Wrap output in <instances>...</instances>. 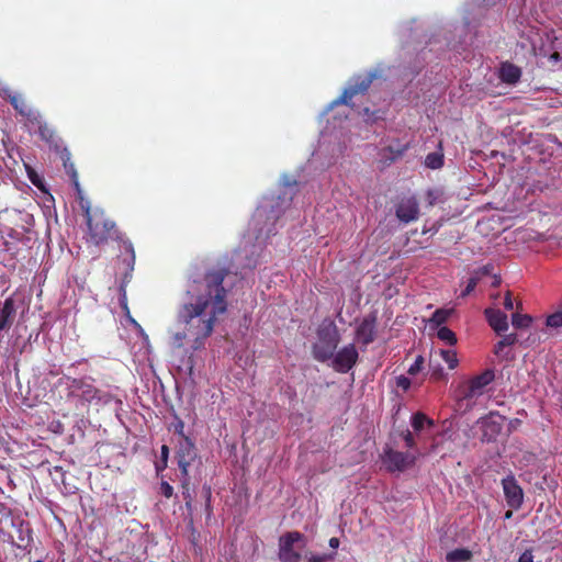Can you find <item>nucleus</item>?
<instances>
[{
    "label": "nucleus",
    "instance_id": "nucleus-1",
    "mask_svg": "<svg viewBox=\"0 0 562 562\" xmlns=\"http://www.w3.org/2000/svg\"><path fill=\"white\" fill-rule=\"evenodd\" d=\"M225 274L221 270L205 274L204 283L196 288L202 291L195 302L183 304L177 316L181 330L175 333L173 346L181 348L184 341L192 342L191 348L199 350L211 336L218 314L226 311V291L223 286Z\"/></svg>",
    "mask_w": 562,
    "mask_h": 562
},
{
    "label": "nucleus",
    "instance_id": "nucleus-2",
    "mask_svg": "<svg viewBox=\"0 0 562 562\" xmlns=\"http://www.w3.org/2000/svg\"><path fill=\"white\" fill-rule=\"evenodd\" d=\"M79 204L86 217L89 240L99 246L112 239L117 241L122 247L117 256V262L122 265L124 282L128 281L134 271L136 260L132 241L124 237V234L117 228L115 222L108 217L103 210H92L90 202L82 198Z\"/></svg>",
    "mask_w": 562,
    "mask_h": 562
},
{
    "label": "nucleus",
    "instance_id": "nucleus-3",
    "mask_svg": "<svg viewBox=\"0 0 562 562\" xmlns=\"http://www.w3.org/2000/svg\"><path fill=\"white\" fill-rule=\"evenodd\" d=\"M317 339L313 346V357L321 362L331 359L340 340L335 323L323 324L317 330Z\"/></svg>",
    "mask_w": 562,
    "mask_h": 562
},
{
    "label": "nucleus",
    "instance_id": "nucleus-4",
    "mask_svg": "<svg viewBox=\"0 0 562 562\" xmlns=\"http://www.w3.org/2000/svg\"><path fill=\"white\" fill-rule=\"evenodd\" d=\"M68 397L76 398L81 405H88L93 400H100V391L87 379H67Z\"/></svg>",
    "mask_w": 562,
    "mask_h": 562
},
{
    "label": "nucleus",
    "instance_id": "nucleus-5",
    "mask_svg": "<svg viewBox=\"0 0 562 562\" xmlns=\"http://www.w3.org/2000/svg\"><path fill=\"white\" fill-rule=\"evenodd\" d=\"M375 78V74L370 72L367 75H359L353 77L350 85L344 90V92L333 101V105L345 104L348 106H353L351 100L357 94H364L369 88L371 87L373 80Z\"/></svg>",
    "mask_w": 562,
    "mask_h": 562
},
{
    "label": "nucleus",
    "instance_id": "nucleus-6",
    "mask_svg": "<svg viewBox=\"0 0 562 562\" xmlns=\"http://www.w3.org/2000/svg\"><path fill=\"white\" fill-rule=\"evenodd\" d=\"M304 536L299 531H289L280 537L279 559L281 562H300L301 554L294 550V544L302 541Z\"/></svg>",
    "mask_w": 562,
    "mask_h": 562
},
{
    "label": "nucleus",
    "instance_id": "nucleus-7",
    "mask_svg": "<svg viewBox=\"0 0 562 562\" xmlns=\"http://www.w3.org/2000/svg\"><path fill=\"white\" fill-rule=\"evenodd\" d=\"M383 463L390 472H402L415 464L416 456L407 452H401L391 448L384 451Z\"/></svg>",
    "mask_w": 562,
    "mask_h": 562
},
{
    "label": "nucleus",
    "instance_id": "nucleus-8",
    "mask_svg": "<svg viewBox=\"0 0 562 562\" xmlns=\"http://www.w3.org/2000/svg\"><path fill=\"white\" fill-rule=\"evenodd\" d=\"M358 350L353 344L344 346L333 358V368L336 372L347 373L357 363Z\"/></svg>",
    "mask_w": 562,
    "mask_h": 562
},
{
    "label": "nucleus",
    "instance_id": "nucleus-9",
    "mask_svg": "<svg viewBox=\"0 0 562 562\" xmlns=\"http://www.w3.org/2000/svg\"><path fill=\"white\" fill-rule=\"evenodd\" d=\"M502 486L506 503L513 509H519L524 502V492L514 475H507L502 480Z\"/></svg>",
    "mask_w": 562,
    "mask_h": 562
},
{
    "label": "nucleus",
    "instance_id": "nucleus-10",
    "mask_svg": "<svg viewBox=\"0 0 562 562\" xmlns=\"http://www.w3.org/2000/svg\"><path fill=\"white\" fill-rule=\"evenodd\" d=\"M196 458V451L194 443L188 438L183 437V439L179 443V448L177 451L178 467L181 471V474L187 477L189 473V467Z\"/></svg>",
    "mask_w": 562,
    "mask_h": 562
},
{
    "label": "nucleus",
    "instance_id": "nucleus-11",
    "mask_svg": "<svg viewBox=\"0 0 562 562\" xmlns=\"http://www.w3.org/2000/svg\"><path fill=\"white\" fill-rule=\"evenodd\" d=\"M376 337V316L370 314L366 316L356 329V340L367 347L374 341Z\"/></svg>",
    "mask_w": 562,
    "mask_h": 562
},
{
    "label": "nucleus",
    "instance_id": "nucleus-12",
    "mask_svg": "<svg viewBox=\"0 0 562 562\" xmlns=\"http://www.w3.org/2000/svg\"><path fill=\"white\" fill-rule=\"evenodd\" d=\"M505 417L498 413H490L488 416L481 419L482 438L485 441H494L503 429Z\"/></svg>",
    "mask_w": 562,
    "mask_h": 562
},
{
    "label": "nucleus",
    "instance_id": "nucleus-13",
    "mask_svg": "<svg viewBox=\"0 0 562 562\" xmlns=\"http://www.w3.org/2000/svg\"><path fill=\"white\" fill-rule=\"evenodd\" d=\"M10 104L21 116L25 119L26 124L32 126L35 123H40L42 114L38 110L32 108L22 95H11Z\"/></svg>",
    "mask_w": 562,
    "mask_h": 562
},
{
    "label": "nucleus",
    "instance_id": "nucleus-14",
    "mask_svg": "<svg viewBox=\"0 0 562 562\" xmlns=\"http://www.w3.org/2000/svg\"><path fill=\"white\" fill-rule=\"evenodd\" d=\"M32 126L37 127L38 135L52 149L59 151L64 146L60 137L57 135L53 126L43 120L41 116L40 123H35Z\"/></svg>",
    "mask_w": 562,
    "mask_h": 562
},
{
    "label": "nucleus",
    "instance_id": "nucleus-15",
    "mask_svg": "<svg viewBox=\"0 0 562 562\" xmlns=\"http://www.w3.org/2000/svg\"><path fill=\"white\" fill-rule=\"evenodd\" d=\"M418 213V203L413 198L402 200L396 207V216L401 222L404 223H409L417 220Z\"/></svg>",
    "mask_w": 562,
    "mask_h": 562
},
{
    "label": "nucleus",
    "instance_id": "nucleus-16",
    "mask_svg": "<svg viewBox=\"0 0 562 562\" xmlns=\"http://www.w3.org/2000/svg\"><path fill=\"white\" fill-rule=\"evenodd\" d=\"M484 315L496 334L501 335L508 329L507 315L501 310L488 307L484 311Z\"/></svg>",
    "mask_w": 562,
    "mask_h": 562
},
{
    "label": "nucleus",
    "instance_id": "nucleus-17",
    "mask_svg": "<svg viewBox=\"0 0 562 562\" xmlns=\"http://www.w3.org/2000/svg\"><path fill=\"white\" fill-rule=\"evenodd\" d=\"M477 397H480V394L467 381L461 383L456 391V400L460 408L471 409Z\"/></svg>",
    "mask_w": 562,
    "mask_h": 562
},
{
    "label": "nucleus",
    "instance_id": "nucleus-18",
    "mask_svg": "<svg viewBox=\"0 0 562 562\" xmlns=\"http://www.w3.org/2000/svg\"><path fill=\"white\" fill-rule=\"evenodd\" d=\"M16 315L15 302L12 296L4 300L0 307V331H8L14 323Z\"/></svg>",
    "mask_w": 562,
    "mask_h": 562
},
{
    "label": "nucleus",
    "instance_id": "nucleus-19",
    "mask_svg": "<svg viewBox=\"0 0 562 562\" xmlns=\"http://www.w3.org/2000/svg\"><path fill=\"white\" fill-rule=\"evenodd\" d=\"M494 371L492 369H485L482 373L471 378L467 382L481 396L484 394L486 386L491 384L494 381Z\"/></svg>",
    "mask_w": 562,
    "mask_h": 562
},
{
    "label": "nucleus",
    "instance_id": "nucleus-20",
    "mask_svg": "<svg viewBox=\"0 0 562 562\" xmlns=\"http://www.w3.org/2000/svg\"><path fill=\"white\" fill-rule=\"evenodd\" d=\"M499 79L507 85H516L521 77V69L513 63L505 61L499 67Z\"/></svg>",
    "mask_w": 562,
    "mask_h": 562
},
{
    "label": "nucleus",
    "instance_id": "nucleus-21",
    "mask_svg": "<svg viewBox=\"0 0 562 562\" xmlns=\"http://www.w3.org/2000/svg\"><path fill=\"white\" fill-rule=\"evenodd\" d=\"M58 153L60 154V159L63 160V165H64L66 172L69 175L77 191L80 193L79 182H78V173L75 168V164L71 161L70 151L66 147H63Z\"/></svg>",
    "mask_w": 562,
    "mask_h": 562
},
{
    "label": "nucleus",
    "instance_id": "nucleus-22",
    "mask_svg": "<svg viewBox=\"0 0 562 562\" xmlns=\"http://www.w3.org/2000/svg\"><path fill=\"white\" fill-rule=\"evenodd\" d=\"M453 313L454 308H437L429 318L430 326L440 328Z\"/></svg>",
    "mask_w": 562,
    "mask_h": 562
},
{
    "label": "nucleus",
    "instance_id": "nucleus-23",
    "mask_svg": "<svg viewBox=\"0 0 562 562\" xmlns=\"http://www.w3.org/2000/svg\"><path fill=\"white\" fill-rule=\"evenodd\" d=\"M518 341V337L516 334H507L502 337V339L494 346V353L497 357L504 356L508 358L507 355H504V349L506 347L513 346Z\"/></svg>",
    "mask_w": 562,
    "mask_h": 562
},
{
    "label": "nucleus",
    "instance_id": "nucleus-24",
    "mask_svg": "<svg viewBox=\"0 0 562 562\" xmlns=\"http://www.w3.org/2000/svg\"><path fill=\"white\" fill-rule=\"evenodd\" d=\"M473 554L465 548L454 549L446 554L447 562H469Z\"/></svg>",
    "mask_w": 562,
    "mask_h": 562
},
{
    "label": "nucleus",
    "instance_id": "nucleus-25",
    "mask_svg": "<svg viewBox=\"0 0 562 562\" xmlns=\"http://www.w3.org/2000/svg\"><path fill=\"white\" fill-rule=\"evenodd\" d=\"M411 424L415 431H422L426 426L434 427V420L422 412H417L412 416Z\"/></svg>",
    "mask_w": 562,
    "mask_h": 562
},
{
    "label": "nucleus",
    "instance_id": "nucleus-26",
    "mask_svg": "<svg viewBox=\"0 0 562 562\" xmlns=\"http://www.w3.org/2000/svg\"><path fill=\"white\" fill-rule=\"evenodd\" d=\"M532 323V317L528 314L514 313L512 315V325L517 329L528 328Z\"/></svg>",
    "mask_w": 562,
    "mask_h": 562
},
{
    "label": "nucleus",
    "instance_id": "nucleus-27",
    "mask_svg": "<svg viewBox=\"0 0 562 562\" xmlns=\"http://www.w3.org/2000/svg\"><path fill=\"white\" fill-rule=\"evenodd\" d=\"M437 337L450 346H454L458 341L456 334L446 326L438 328Z\"/></svg>",
    "mask_w": 562,
    "mask_h": 562
},
{
    "label": "nucleus",
    "instance_id": "nucleus-28",
    "mask_svg": "<svg viewBox=\"0 0 562 562\" xmlns=\"http://www.w3.org/2000/svg\"><path fill=\"white\" fill-rule=\"evenodd\" d=\"M25 171L27 175L29 180L33 186L38 188L40 190H44V180L43 178L36 172V170L31 167L30 165L24 164Z\"/></svg>",
    "mask_w": 562,
    "mask_h": 562
},
{
    "label": "nucleus",
    "instance_id": "nucleus-29",
    "mask_svg": "<svg viewBox=\"0 0 562 562\" xmlns=\"http://www.w3.org/2000/svg\"><path fill=\"white\" fill-rule=\"evenodd\" d=\"M440 356H441L442 360L448 364L449 369L452 370V369L457 368L459 360L457 357V352L454 350L441 349Z\"/></svg>",
    "mask_w": 562,
    "mask_h": 562
},
{
    "label": "nucleus",
    "instance_id": "nucleus-30",
    "mask_svg": "<svg viewBox=\"0 0 562 562\" xmlns=\"http://www.w3.org/2000/svg\"><path fill=\"white\" fill-rule=\"evenodd\" d=\"M425 164L431 169H438L443 165V157L437 153L428 154Z\"/></svg>",
    "mask_w": 562,
    "mask_h": 562
},
{
    "label": "nucleus",
    "instance_id": "nucleus-31",
    "mask_svg": "<svg viewBox=\"0 0 562 562\" xmlns=\"http://www.w3.org/2000/svg\"><path fill=\"white\" fill-rule=\"evenodd\" d=\"M405 147L401 148V149H394L392 146H387L386 148L383 149V153H390L391 156L390 157H386V160L389 164L395 161L397 158H400L404 151H405Z\"/></svg>",
    "mask_w": 562,
    "mask_h": 562
},
{
    "label": "nucleus",
    "instance_id": "nucleus-32",
    "mask_svg": "<svg viewBox=\"0 0 562 562\" xmlns=\"http://www.w3.org/2000/svg\"><path fill=\"white\" fill-rule=\"evenodd\" d=\"M547 325L549 327H561L562 326V312H557L548 316Z\"/></svg>",
    "mask_w": 562,
    "mask_h": 562
},
{
    "label": "nucleus",
    "instance_id": "nucleus-33",
    "mask_svg": "<svg viewBox=\"0 0 562 562\" xmlns=\"http://www.w3.org/2000/svg\"><path fill=\"white\" fill-rule=\"evenodd\" d=\"M423 366H424V358H423V356H418L415 359L414 363L408 368L407 373L411 375H415L422 371Z\"/></svg>",
    "mask_w": 562,
    "mask_h": 562
},
{
    "label": "nucleus",
    "instance_id": "nucleus-34",
    "mask_svg": "<svg viewBox=\"0 0 562 562\" xmlns=\"http://www.w3.org/2000/svg\"><path fill=\"white\" fill-rule=\"evenodd\" d=\"M335 553L311 554L307 562H327L334 558Z\"/></svg>",
    "mask_w": 562,
    "mask_h": 562
},
{
    "label": "nucleus",
    "instance_id": "nucleus-35",
    "mask_svg": "<svg viewBox=\"0 0 562 562\" xmlns=\"http://www.w3.org/2000/svg\"><path fill=\"white\" fill-rule=\"evenodd\" d=\"M477 282H479V278L476 277H472L468 280V284L465 286V289L461 292V296L462 297H465L468 296L472 291H474V289L476 288L477 285Z\"/></svg>",
    "mask_w": 562,
    "mask_h": 562
},
{
    "label": "nucleus",
    "instance_id": "nucleus-36",
    "mask_svg": "<svg viewBox=\"0 0 562 562\" xmlns=\"http://www.w3.org/2000/svg\"><path fill=\"white\" fill-rule=\"evenodd\" d=\"M396 386L407 391L411 387V380L405 375H400L396 378Z\"/></svg>",
    "mask_w": 562,
    "mask_h": 562
},
{
    "label": "nucleus",
    "instance_id": "nucleus-37",
    "mask_svg": "<svg viewBox=\"0 0 562 562\" xmlns=\"http://www.w3.org/2000/svg\"><path fill=\"white\" fill-rule=\"evenodd\" d=\"M402 436L407 448L413 449L416 447L415 439L409 430L404 431Z\"/></svg>",
    "mask_w": 562,
    "mask_h": 562
},
{
    "label": "nucleus",
    "instance_id": "nucleus-38",
    "mask_svg": "<svg viewBox=\"0 0 562 562\" xmlns=\"http://www.w3.org/2000/svg\"><path fill=\"white\" fill-rule=\"evenodd\" d=\"M160 492L166 498H170L173 494V487L168 482H161Z\"/></svg>",
    "mask_w": 562,
    "mask_h": 562
},
{
    "label": "nucleus",
    "instance_id": "nucleus-39",
    "mask_svg": "<svg viewBox=\"0 0 562 562\" xmlns=\"http://www.w3.org/2000/svg\"><path fill=\"white\" fill-rule=\"evenodd\" d=\"M518 562H533L532 550H526L518 559Z\"/></svg>",
    "mask_w": 562,
    "mask_h": 562
},
{
    "label": "nucleus",
    "instance_id": "nucleus-40",
    "mask_svg": "<svg viewBox=\"0 0 562 562\" xmlns=\"http://www.w3.org/2000/svg\"><path fill=\"white\" fill-rule=\"evenodd\" d=\"M504 307L507 311H512L514 308V302H513V299H512V293L509 291H507L506 294H505Z\"/></svg>",
    "mask_w": 562,
    "mask_h": 562
},
{
    "label": "nucleus",
    "instance_id": "nucleus-41",
    "mask_svg": "<svg viewBox=\"0 0 562 562\" xmlns=\"http://www.w3.org/2000/svg\"><path fill=\"white\" fill-rule=\"evenodd\" d=\"M430 378L435 381H438L443 378L442 369L438 368L431 371Z\"/></svg>",
    "mask_w": 562,
    "mask_h": 562
},
{
    "label": "nucleus",
    "instance_id": "nucleus-42",
    "mask_svg": "<svg viewBox=\"0 0 562 562\" xmlns=\"http://www.w3.org/2000/svg\"><path fill=\"white\" fill-rule=\"evenodd\" d=\"M169 449L166 445L161 447V460L164 462V465L166 467L167 459H168Z\"/></svg>",
    "mask_w": 562,
    "mask_h": 562
},
{
    "label": "nucleus",
    "instance_id": "nucleus-43",
    "mask_svg": "<svg viewBox=\"0 0 562 562\" xmlns=\"http://www.w3.org/2000/svg\"><path fill=\"white\" fill-rule=\"evenodd\" d=\"M521 424V420L518 419V418H514L509 422V430L513 431V430H516L518 428V426Z\"/></svg>",
    "mask_w": 562,
    "mask_h": 562
},
{
    "label": "nucleus",
    "instance_id": "nucleus-44",
    "mask_svg": "<svg viewBox=\"0 0 562 562\" xmlns=\"http://www.w3.org/2000/svg\"><path fill=\"white\" fill-rule=\"evenodd\" d=\"M329 547L333 548V549H337L340 544V541L338 538L336 537H333L329 539V542H328Z\"/></svg>",
    "mask_w": 562,
    "mask_h": 562
},
{
    "label": "nucleus",
    "instance_id": "nucleus-45",
    "mask_svg": "<svg viewBox=\"0 0 562 562\" xmlns=\"http://www.w3.org/2000/svg\"><path fill=\"white\" fill-rule=\"evenodd\" d=\"M183 428H184V425L183 423L180 420L177 425H176V432L179 434L182 438L186 437L183 435Z\"/></svg>",
    "mask_w": 562,
    "mask_h": 562
},
{
    "label": "nucleus",
    "instance_id": "nucleus-46",
    "mask_svg": "<svg viewBox=\"0 0 562 562\" xmlns=\"http://www.w3.org/2000/svg\"><path fill=\"white\" fill-rule=\"evenodd\" d=\"M32 536L31 531L29 530L25 537H20V543H31Z\"/></svg>",
    "mask_w": 562,
    "mask_h": 562
},
{
    "label": "nucleus",
    "instance_id": "nucleus-47",
    "mask_svg": "<svg viewBox=\"0 0 562 562\" xmlns=\"http://www.w3.org/2000/svg\"><path fill=\"white\" fill-rule=\"evenodd\" d=\"M501 0H482V2L486 5V7H491V5H495L497 2H499Z\"/></svg>",
    "mask_w": 562,
    "mask_h": 562
},
{
    "label": "nucleus",
    "instance_id": "nucleus-48",
    "mask_svg": "<svg viewBox=\"0 0 562 562\" xmlns=\"http://www.w3.org/2000/svg\"><path fill=\"white\" fill-rule=\"evenodd\" d=\"M210 499H211V491H210V488H209V490L206 491V501H207L206 506H207V508L210 507Z\"/></svg>",
    "mask_w": 562,
    "mask_h": 562
},
{
    "label": "nucleus",
    "instance_id": "nucleus-49",
    "mask_svg": "<svg viewBox=\"0 0 562 562\" xmlns=\"http://www.w3.org/2000/svg\"><path fill=\"white\" fill-rule=\"evenodd\" d=\"M184 499H186V505H188V506H189V505H190V503H191V496H190V494H189V493H188L187 495L184 494Z\"/></svg>",
    "mask_w": 562,
    "mask_h": 562
},
{
    "label": "nucleus",
    "instance_id": "nucleus-50",
    "mask_svg": "<svg viewBox=\"0 0 562 562\" xmlns=\"http://www.w3.org/2000/svg\"><path fill=\"white\" fill-rule=\"evenodd\" d=\"M499 283H501V279H499V278H495V279H494V281H493V283H492V285H493V286H498V285H499Z\"/></svg>",
    "mask_w": 562,
    "mask_h": 562
},
{
    "label": "nucleus",
    "instance_id": "nucleus-51",
    "mask_svg": "<svg viewBox=\"0 0 562 562\" xmlns=\"http://www.w3.org/2000/svg\"><path fill=\"white\" fill-rule=\"evenodd\" d=\"M551 58H553V59L558 60V59L560 58V54H559V53H553V54L551 55Z\"/></svg>",
    "mask_w": 562,
    "mask_h": 562
},
{
    "label": "nucleus",
    "instance_id": "nucleus-52",
    "mask_svg": "<svg viewBox=\"0 0 562 562\" xmlns=\"http://www.w3.org/2000/svg\"><path fill=\"white\" fill-rule=\"evenodd\" d=\"M510 517H512V512H507V513L505 514V518H507V519H508V518H510Z\"/></svg>",
    "mask_w": 562,
    "mask_h": 562
},
{
    "label": "nucleus",
    "instance_id": "nucleus-53",
    "mask_svg": "<svg viewBox=\"0 0 562 562\" xmlns=\"http://www.w3.org/2000/svg\"><path fill=\"white\" fill-rule=\"evenodd\" d=\"M188 484L187 480L182 482L183 487Z\"/></svg>",
    "mask_w": 562,
    "mask_h": 562
},
{
    "label": "nucleus",
    "instance_id": "nucleus-54",
    "mask_svg": "<svg viewBox=\"0 0 562 562\" xmlns=\"http://www.w3.org/2000/svg\"><path fill=\"white\" fill-rule=\"evenodd\" d=\"M35 562H43V561H40V560H38V561H35Z\"/></svg>",
    "mask_w": 562,
    "mask_h": 562
}]
</instances>
